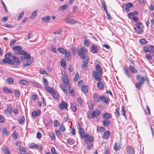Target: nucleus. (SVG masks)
<instances>
[{
  "mask_svg": "<svg viewBox=\"0 0 154 154\" xmlns=\"http://www.w3.org/2000/svg\"><path fill=\"white\" fill-rule=\"evenodd\" d=\"M76 52L78 55L82 59L85 58L87 51L85 47H82L80 48H78L76 50Z\"/></svg>",
  "mask_w": 154,
  "mask_h": 154,
  "instance_id": "nucleus-1",
  "label": "nucleus"
},
{
  "mask_svg": "<svg viewBox=\"0 0 154 154\" xmlns=\"http://www.w3.org/2000/svg\"><path fill=\"white\" fill-rule=\"evenodd\" d=\"M11 54L10 52L6 53L5 55V58L2 61H1L0 59V64H3L4 63H12L10 57Z\"/></svg>",
  "mask_w": 154,
  "mask_h": 154,
  "instance_id": "nucleus-2",
  "label": "nucleus"
},
{
  "mask_svg": "<svg viewBox=\"0 0 154 154\" xmlns=\"http://www.w3.org/2000/svg\"><path fill=\"white\" fill-rule=\"evenodd\" d=\"M101 113V111L99 109H96L88 113V117L90 119H92L98 116Z\"/></svg>",
  "mask_w": 154,
  "mask_h": 154,
  "instance_id": "nucleus-3",
  "label": "nucleus"
},
{
  "mask_svg": "<svg viewBox=\"0 0 154 154\" xmlns=\"http://www.w3.org/2000/svg\"><path fill=\"white\" fill-rule=\"evenodd\" d=\"M77 128L79 130V132L82 139H83L85 137L84 134L85 131L82 128L81 126L79 123H78L77 125Z\"/></svg>",
  "mask_w": 154,
  "mask_h": 154,
  "instance_id": "nucleus-4",
  "label": "nucleus"
},
{
  "mask_svg": "<svg viewBox=\"0 0 154 154\" xmlns=\"http://www.w3.org/2000/svg\"><path fill=\"white\" fill-rule=\"evenodd\" d=\"M101 74L97 73L96 71H94L93 72L92 75L93 77L97 80L100 81L102 79Z\"/></svg>",
  "mask_w": 154,
  "mask_h": 154,
  "instance_id": "nucleus-5",
  "label": "nucleus"
},
{
  "mask_svg": "<svg viewBox=\"0 0 154 154\" xmlns=\"http://www.w3.org/2000/svg\"><path fill=\"white\" fill-rule=\"evenodd\" d=\"M21 47L20 46H15L13 48V50L17 52L18 54H21L24 53V51L22 50Z\"/></svg>",
  "mask_w": 154,
  "mask_h": 154,
  "instance_id": "nucleus-6",
  "label": "nucleus"
},
{
  "mask_svg": "<svg viewBox=\"0 0 154 154\" xmlns=\"http://www.w3.org/2000/svg\"><path fill=\"white\" fill-rule=\"evenodd\" d=\"M12 58L13 59V61L11 60L12 63H9L10 64L13 65L15 63H17V64H19L20 63V61L18 58L15 55H11Z\"/></svg>",
  "mask_w": 154,
  "mask_h": 154,
  "instance_id": "nucleus-7",
  "label": "nucleus"
},
{
  "mask_svg": "<svg viewBox=\"0 0 154 154\" xmlns=\"http://www.w3.org/2000/svg\"><path fill=\"white\" fill-rule=\"evenodd\" d=\"M137 78L138 81L143 84L147 80L146 78H144L142 75H137Z\"/></svg>",
  "mask_w": 154,
  "mask_h": 154,
  "instance_id": "nucleus-8",
  "label": "nucleus"
},
{
  "mask_svg": "<svg viewBox=\"0 0 154 154\" xmlns=\"http://www.w3.org/2000/svg\"><path fill=\"white\" fill-rule=\"evenodd\" d=\"M68 106L67 103L66 102L62 100L61 103L59 104V109L60 110H63L64 108L67 109Z\"/></svg>",
  "mask_w": 154,
  "mask_h": 154,
  "instance_id": "nucleus-9",
  "label": "nucleus"
},
{
  "mask_svg": "<svg viewBox=\"0 0 154 154\" xmlns=\"http://www.w3.org/2000/svg\"><path fill=\"white\" fill-rule=\"evenodd\" d=\"M85 137L84 138H85V142L86 143H88L89 142H92L93 141V138L92 137H90L88 134H85Z\"/></svg>",
  "mask_w": 154,
  "mask_h": 154,
  "instance_id": "nucleus-10",
  "label": "nucleus"
},
{
  "mask_svg": "<svg viewBox=\"0 0 154 154\" xmlns=\"http://www.w3.org/2000/svg\"><path fill=\"white\" fill-rule=\"evenodd\" d=\"M127 151L128 154H134L135 150L133 147L131 146H128L127 147Z\"/></svg>",
  "mask_w": 154,
  "mask_h": 154,
  "instance_id": "nucleus-11",
  "label": "nucleus"
},
{
  "mask_svg": "<svg viewBox=\"0 0 154 154\" xmlns=\"http://www.w3.org/2000/svg\"><path fill=\"white\" fill-rule=\"evenodd\" d=\"M89 61L88 58H86L85 60L83 61V63L82 65V67L84 69H86L88 67V62Z\"/></svg>",
  "mask_w": 154,
  "mask_h": 154,
  "instance_id": "nucleus-12",
  "label": "nucleus"
},
{
  "mask_svg": "<svg viewBox=\"0 0 154 154\" xmlns=\"http://www.w3.org/2000/svg\"><path fill=\"white\" fill-rule=\"evenodd\" d=\"M103 118L106 119H109L112 118V115L108 112H105L102 114Z\"/></svg>",
  "mask_w": 154,
  "mask_h": 154,
  "instance_id": "nucleus-13",
  "label": "nucleus"
},
{
  "mask_svg": "<svg viewBox=\"0 0 154 154\" xmlns=\"http://www.w3.org/2000/svg\"><path fill=\"white\" fill-rule=\"evenodd\" d=\"M100 100L106 103H108L109 101V99L107 97H105L104 96H102L100 97Z\"/></svg>",
  "mask_w": 154,
  "mask_h": 154,
  "instance_id": "nucleus-14",
  "label": "nucleus"
},
{
  "mask_svg": "<svg viewBox=\"0 0 154 154\" xmlns=\"http://www.w3.org/2000/svg\"><path fill=\"white\" fill-rule=\"evenodd\" d=\"M65 22L69 24H74L76 22L75 20L73 19H69L66 18L64 19Z\"/></svg>",
  "mask_w": 154,
  "mask_h": 154,
  "instance_id": "nucleus-15",
  "label": "nucleus"
},
{
  "mask_svg": "<svg viewBox=\"0 0 154 154\" xmlns=\"http://www.w3.org/2000/svg\"><path fill=\"white\" fill-rule=\"evenodd\" d=\"M64 54L65 59L67 60H70L71 58V56L69 51H66Z\"/></svg>",
  "mask_w": 154,
  "mask_h": 154,
  "instance_id": "nucleus-16",
  "label": "nucleus"
},
{
  "mask_svg": "<svg viewBox=\"0 0 154 154\" xmlns=\"http://www.w3.org/2000/svg\"><path fill=\"white\" fill-rule=\"evenodd\" d=\"M33 62V59L32 57L31 58L29 61L28 62H25L23 63V65L24 67H26L31 64Z\"/></svg>",
  "mask_w": 154,
  "mask_h": 154,
  "instance_id": "nucleus-17",
  "label": "nucleus"
},
{
  "mask_svg": "<svg viewBox=\"0 0 154 154\" xmlns=\"http://www.w3.org/2000/svg\"><path fill=\"white\" fill-rule=\"evenodd\" d=\"M41 112L39 110H38L37 111H34L32 112V116L35 117L37 116H39L41 115Z\"/></svg>",
  "mask_w": 154,
  "mask_h": 154,
  "instance_id": "nucleus-18",
  "label": "nucleus"
},
{
  "mask_svg": "<svg viewBox=\"0 0 154 154\" xmlns=\"http://www.w3.org/2000/svg\"><path fill=\"white\" fill-rule=\"evenodd\" d=\"M93 97L94 100L96 102H100V96H98V94L94 93L93 94Z\"/></svg>",
  "mask_w": 154,
  "mask_h": 154,
  "instance_id": "nucleus-19",
  "label": "nucleus"
},
{
  "mask_svg": "<svg viewBox=\"0 0 154 154\" xmlns=\"http://www.w3.org/2000/svg\"><path fill=\"white\" fill-rule=\"evenodd\" d=\"M97 88L99 89H101L103 88L104 86V85L103 82H101L99 81L97 84Z\"/></svg>",
  "mask_w": 154,
  "mask_h": 154,
  "instance_id": "nucleus-20",
  "label": "nucleus"
},
{
  "mask_svg": "<svg viewBox=\"0 0 154 154\" xmlns=\"http://www.w3.org/2000/svg\"><path fill=\"white\" fill-rule=\"evenodd\" d=\"M22 54L23 55L24 57L27 60L30 59V58H31L32 57L29 54L26 53L25 51L24 53Z\"/></svg>",
  "mask_w": 154,
  "mask_h": 154,
  "instance_id": "nucleus-21",
  "label": "nucleus"
},
{
  "mask_svg": "<svg viewBox=\"0 0 154 154\" xmlns=\"http://www.w3.org/2000/svg\"><path fill=\"white\" fill-rule=\"evenodd\" d=\"M95 68L97 73H102V68L99 65H97L96 66Z\"/></svg>",
  "mask_w": 154,
  "mask_h": 154,
  "instance_id": "nucleus-22",
  "label": "nucleus"
},
{
  "mask_svg": "<svg viewBox=\"0 0 154 154\" xmlns=\"http://www.w3.org/2000/svg\"><path fill=\"white\" fill-rule=\"evenodd\" d=\"M3 89L4 92L7 94H12L13 93V91H11L10 89L5 87H3Z\"/></svg>",
  "mask_w": 154,
  "mask_h": 154,
  "instance_id": "nucleus-23",
  "label": "nucleus"
},
{
  "mask_svg": "<svg viewBox=\"0 0 154 154\" xmlns=\"http://www.w3.org/2000/svg\"><path fill=\"white\" fill-rule=\"evenodd\" d=\"M2 150L5 154H10V152L6 146H3L2 147Z\"/></svg>",
  "mask_w": 154,
  "mask_h": 154,
  "instance_id": "nucleus-24",
  "label": "nucleus"
},
{
  "mask_svg": "<svg viewBox=\"0 0 154 154\" xmlns=\"http://www.w3.org/2000/svg\"><path fill=\"white\" fill-rule=\"evenodd\" d=\"M110 132L109 131H105L103 133V138L104 139H107L109 137Z\"/></svg>",
  "mask_w": 154,
  "mask_h": 154,
  "instance_id": "nucleus-25",
  "label": "nucleus"
},
{
  "mask_svg": "<svg viewBox=\"0 0 154 154\" xmlns=\"http://www.w3.org/2000/svg\"><path fill=\"white\" fill-rule=\"evenodd\" d=\"M97 47L95 45H93L91 47V51L93 53H95L97 52Z\"/></svg>",
  "mask_w": 154,
  "mask_h": 154,
  "instance_id": "nucleus-26",
  "label": "nucleus"
},
{
  "mask_svg": "<svg viewBox=\"0 0 154 154\" xmlns=\"http://www.w3.org/2000/svg\"><path fill=\"white\" fill-rule=\"evenodd\" d=\"M30 82L32 83L33 85L36 86L39 88L41 87V86L35 80H32L30 81Z\"/></svg>",
  "mask_w": 154,
  "mask_h": 154,
  "instance_id": "nucleus-27",
  "label": "nucleus"
},
{
  "mask_svg": "<svg viewBox=\"0 0 154 154\" xmlns=\"http://www.w3.org/2000/svg\"><path fill=\"white\" fill-rule=\"evenodd\" d=\"M51 19V17L49 16H47L45 17H42V18L41 20H42L45 22H47L49 20Z\"/></svg>",
  "mask_w": 154,
  "mask_h": 154,
  "instance_id": "nucleus-28",
  "label": "nucleus"
},
{
  "mask_svg": "<svg viewBox=\"0 0 154 154\" xmlns=\"http://www.w3.org/2000/svg\"><path fill=\"white\" fill-rule=\"evenodd\" d=\"M71 108L74 112L76 111L77 110V106L74 103H71Z\"/></svg>",
  "mask_w": 154,
  "mask_h": 154,
  "instance_id": "nucleus-29",
  "label": "nucleus"
},
{
  "mask_svg": "<svg viewBox=\"0 0 154 154\" xmlns=\"http://www.w3.org/2000/svg\"><path fill=\"white\" fill-rule=\"evenodd\" d=\"M45 88L48 92L51 94H52L54 91L52 88L48 86L45 87Z\"/></svg>",
  "mask_w": 154,
  "mask_h": 154,
  "instance_id": "nucleus-30",
  "label": "nucleus"
},
{
  "mask_svg": "<svg viewBox=\"0 0 154 154\" xmlns=\"http://www.w3.org/2000/svg\"><path fill=\"white\" fill-rule=\"evenodd\" d=\"M58 51L60 53L64 54L65 53L67 50L66 49L62 48H60L58 49Z\"/></svg>",
  "mask_w": 154,
  "mask_h": 154,
  "instance_id": "nucleus-31",
  "label": "nucleus"
},
{
  "mask_svg": "<svg viewBox=\"0 0 154 154\" xmlns=\"http://www.w3.org/2000/svg\"><path fill=\"white\" fill-rule=\"evenodd\" d=\"M25 122V117L24 116H23L21 118H20L18 120V122L21 125L23 124Z\"/></svg>",
  "mask_w": 154,
  "mask_h": 154,
  "instance_id": "nucleus-32",
  "label": "nucleus"
},
{
  "mask_svg": "<svg viewBox=\"0 0 154 154\" xmlns=\"http://www.w3.org/2000/svg\"><path fill=\"white\" fill-rule=\"evenodd\" d=\"M121 148L119 144L118 145L117 143H115L113 146V149L114 150L117 151L119 150Z\"/></svg>",
  "mask_w": 154,
  "mask_h": 154,
  "instance_id": "nucleus-33",
  "label": "nucleus"
},
{
  "mask_svg": "<svg viewBox=\"0 0 154 154\" xmlns=\"http://www.w3.org/2000/svg\"><path fill=\"white\" fill-rule=\"evenodd\" d=\"M6 111L9 113H11L12 112V107L10 105H9L6 108V109L5 110V111L6 112Z\"/></svg>",
  "mask_w": 154,
  "mask_h": 154,
  "instance_id": "nucleus-34",
  "label": "nucleus"
},
{
  "mask_svg": "<svg viewBox=\"0 0 154 154\" xmlns=\"http://www.w3.org/2000/svg\"><path fill=\"white\" fill-rule=\"evenodd\" d=\"M19 83L23 85H27L29 84V83L27 81L23 80L21 79L19 81Z\"/></svg>",
  "mask_w": 154,
  "mask_h": 154,
  "instance_id": "nucleus-35",
  "label": "nucleus"
},
{
  "mask_svg": "<svg viewBox=\"0 0 154 154\" xmlns=\"http://www.w3.org/2000/svg\"><path fill=\"white\" fill-rule=\"evenodd\" d=\"M90 42L89 40L86 39L84 40V45L85 46L88 47L90 46Z\"/></svg>",
  "mask_w": 154,
  "mask_h": 154,
  "instance_id": "nucleus-36",
  "label": "nucleus"
},
{
  "mask_svg": "<svg viewBox=\"0 0 154 154\" xmlns=\"http://www.w3.org/2000/svg\"><path fill=\"white\" fill-rule=\"evenodd\" d=\"M121 112L122 113V115L124 116L125 119L126 120L127 117L126 115H125V110L124 107H123L122 108L121 111Z\"/></svg>",
  "mask_w": 154,
  "mask_h": 154,
  "instance_id": "nucleus-37",
  "label": "nucleus"
},
{
  "mask_svg": "<svg viewBox=\"0 0 154 154\" xmlns=\"http://www.w3.org/2000/svg\"><path fill=\"white\" fill-rule=\"evenodd\" d=\"M129 69L131 72L133 73H136L137 72V70L133 66L130 65L129 66Z\"/></svg>",
  "mask_w": 154,
  "mask_h": 154,
  "instance_id": "nucleus-38",
  "label": "nucleus"
},
{
  "mask_svg": "<svg viewBox=\"0 0 154 154\" xmlns=\"http://www.w3.org/2000/svg\"><path fill=\"white\" fill-rule=\"evenodd\" d=\"M82 90L84 93H86L88 91V87L87 86L84 85L82 87Z\"/></svg>",
  "mask_w": 154,
  "mask_h": 154,
  "instance_id": "nucleus-39",
  "label": "nucleus"
},
{
  "mask_svg": "<svg viewBox=\"0 0 154 154\" xmlns=\"http://www.w3.org/2000/svg\"><path fill=\"white\" fill-rule=\"evenodd\" d=\"M109 121L107 119L104 120L103 121V125L104 126H109Z\"/></svg>",
  "mask_w": 154,
  "mask_h": 154,
  "instance_id": "nucleus-40",
  "label": "nucleus"
},
{
  "mask_svg": "<svg viewBox=\"0 0 154 154\" xmlns=\"http://www.w3.org/2000/svg\"><path fill=\"white\" fill-rule=\"evenodd\" d=\"M7 81L8 84L9 85L12 84L14 82L13 79L10 77L8 78L7 79Z\"/></svg>",
  "mask_w": 154,
  "mask_h": 154,
  "instance_id": "nucleus-41",
  "label": "nucleus"
},
{
  "mask_svg": "<svg viewBox=\"0 0 154 154\" xmlns=\"http://www.w3.org/2000/svg\"><path fill=\"white\" fill-rule=\"evenodd\" d=\"M60 87L64 91L65 93L66 94H67L68 93V91L67 89L66 88L65 86V85L61 84Z\"/></svg>",
  "mask_w": 154,
  "mask_h": 154,
  "instance_id": "nucleus-42",
  "label": "nucleus"
},
{
  "mask_svg": "<svg viewBox=\"0 0 154 154\" xmlns=\"http://www.w3.org/2000/svg\"><path fill=\"white\" fill-rule=\"evenodd\" d=\"M14 95L16 97H18L20 96V93L19 91L17 89H15L14 91Z\"/></svg>",
  "mask_w": 154,
  "mask_h": 154,
  "instance_id": "nucleus-43",
  "label": "nucleus"
},
{
  "mask_svg": "<svg viewBox=\"0 0 154 154\" xmlns=\"http://www.w3.org/2000/svg\"><path fill=\"white\" fill-rule=\"evenodd\" d=\"M66 63L64 59H62L61 60V65L64 68L66 67Z\"/></svg>",
  "mask_w": 154,
  "mask_h": 154,
  "instance_id": "nucleus-44",
  "label": "nucleus"
},
{
  "mask_svg": "<svg viewBox=\"0 0 154 154\" xmlns=\"http://www.w3.org/2000/svg\"><path fill=\"white\" fill-rule=\"evenodd\" d=\"M134 30L137 32L139 33H141L143 32V30L140 28H135Z\"/></svg>",
  "mask_w": 154,
  "mask_h": 154,
  "instance_id": "nucleus-45",
  "label": "nucleus"
},
{
  "mask_svg": "<svg viewBox=\"0 0 154 154\" xmlns=\"http://www.w3.org/2000/svg\"><path fill=\"white\" fill-rule=\"evenodd\" d=\"M142 84H143L139 82L136 83L135 84V87L137 89L139 90L141 89L140 86Z\"/></svg>",
  "mask_w": 154,
  "mask_h": 154,
  "instance_id": "nucleus-46",
  "label": "nucleus"
},
{
  "mask_svg": "<svg viewBox=\"0 0 154 154\" xmlns=\"http://www.w3.org/2000/svg\"><path fill=\"white\" fill-rule=\"evenodd\" d=\"M51 94L52 95L53 97L56 99H58L59 98L58 94L56 93L54 91Z\"/></svg>",
  "mask_w": 154,
  "mask_h": 154,
  "instance_id": "nucleus-47",
  "label": "nucleus"
},
{
  "mask_svg": "<svg viewBox=\"0 0 154 154\" xmlns=\"http://www.w3.org/2000/svg\"><path fill=\"white\" fill-rule=\"evenodd\" d=\"M63 83L66 85H68L69 83V81L67 77H66V78H63Z\"/></svg>",
  "mask_w": 154,
  "mask_h": 154,
  "instance_id": "nucleus-48",
  "label": "nucleus"
},
{
  "mask_svg": "<svg viewBox=\"0 0 154 154\" xmlns=\"http://www.w3.org/2000/svg\"><path fill=\"white\" fill-rule=\"evenodd\" d=\"M124 7H128L129 8H131L133 7V5L132 3H128L127 4H124Z\"/></svg>",
  "mask_w": 154,
  "mask_h": 154,
  "instance_id": "nucleus-49",
  "label": "nucleus"
},
{
  "mask_svg": "<svg viewBox=\"0 0 154 154\" xmlns=\"http://www.w3.org/2000/svg\"><path fill=\"white\" fill-rule=\"evenodd\" d=\"M26 149L24 147H22L20 149V151L21 154H25Z\"/></svg>",
  "mask_w": 154,
  "mask_h": 154,
  "instance_id": "nucleus-50",
  "label": "nucleus"
},
{
  "mask_svg": "<svg viewBox=\"0 0 154 154\" xmlns=\"http://www.w3.org/2000/svg\"><path fill=\"white\" fill-rule=\"evenodd\" d=\"M60 122L57 120H55L54 122V125L55 127H58L59 126Z\"/></svg>",
  "mask_w": 154,
  "mask_h": 154,
  "instance_id": "nucleus-51",
  "label": "nucleus"
},
{
  "mask_svg": "<svg viewBox=\"0 0 154 154\" xmlns=\"http://www.w3.org/2000/svg\"><path fill=\"white\" fill-rule=\"evenodd\" d=\"M2 132L3 134L7 136H8L9 134V132L6 128H3L2 129Z\"/></svg>",
  "mask_w": 154,
  "mask_h": 154,
  "instance_id": "nucleus-52",
  "label": "nucleus"
},
{
  "mask_svg": "<svg viewBox=\"0 0 154 154\" xmlns=\"http://www.w3.org/2000/svg\"><path fill=\"white\" fill-rule=\"evenodd\" d=\"M49 135L52 140H54L55 139V135L54 132L50 133Z\"/></svg>",
  "mask_w": 154,
  "mask_h": 154,
  "instance_id": "nucleus-53",
  "label": "nucleus"
},
{
  "mask_svg": "<svg viewBox=\"0 0 154 154\" xmlns=\"http://www.w3.org/2000/svg\"><path fill=\"white\" fill-rule=\"evenodd\" d=\"M37 13V11L36 10H35L32 13L30 18H32V17H35L36 16Z\"/></svg>",
  "mask_w": 154,
  "mask_h": 154,
  "instance_id": "nucleus-54",
  "label": "nucleus"
},
{
  "mask_svg": "<svg viewBox=\"0 0 154 154\" xmlns=\"http://www.w3.org/2000/svg\"><path fill=\"white\" fill-rule=\"evenodd\" d=\"M43 83L44 85L46 86H48L49 83L48 80L47 79H45L44 77H43Z\"/></svg>",
  "mask_w": 154,
  "mask_h": 154,
  "instance_id": "nucleus-55",
  "label": "nucleus"
},
{
  "mask_svg": "<svg viewBox=\"0 0 154 154\" xmlns=\"http://www.w3.org/2000/svg\"><path fill=\"white\" fill-rule=\"evenodd\" d=\"M139 42L140 43H141L142 44H144L146 43H147V41L144 39H140L139 40Z\"/></svg>",
  "mask_w": 154,
  "mask_h": 154,
  "instance_id": "nucleus-56",
  "label": "nucleus"
},
{
  "mask_svg": "<svg viewBox=\"0 0 154 154\" xmlns=\"http://www.w3.org/2000/svg\"><path fill=\"white\" fill-rule=\"evenodd\" d=\"M98 131L100 132H102L104 131V128L103 127H99L97 128Z\"/></svg>",
  "mask_w": 154,
  "mask_h": 154,
  "instance_id": "nucleus-57",
  "label": "nucleus"
},
{
  "mask_svg": "<svg viewBox=\"0 0 154 154\" xmlns=\"http://www.w3.org/2000/svg\"><path fill=\"white\" fill-rule=\"evenodd\" d=\"M72 54L73 55H75V48L72 46L71 48Z\"/></svg>",
  "mask_w": 154,
  "mask_h": 154,
  "instance_id": "nucleus-58",
  "label": "nucleus"
},
{
  "mask_svg": "<svg viewBox=\"0 0 154 154\" xmlns=\"http://www.w3.org/2000/svg\"><path fill=\"white\" fill-rule=\"evenodd\" d=\"M69 91L70 94L72 96H74L75 95L74 91L73 89H69Z\"/></svg>",
  "mask_w": 154,
  "mask_h": 154,
  "instance_id": "nucleus-59",
  "label": "nucleus"
},
{
  "mask_svg": "<svg viewBox=\"0 0 154 154\" xmlns=\"http://www.w3.org/2000/svg\"><path fill=\"white\" fill-rule=\"evenodd\" d=\"M128 17L130 19L133 18V17H134V14L133 13H129L128 14Z\"/></svg>",
  "mask_w": 154,
  "mask_h": 154,
  "instance_id": "nucleus-60",
  "label": "nucleus"
},
{
  "mask_svg": "<svg viewBox=\"0 0 154 154\" xmlns=\"http://www.w3.org/2000/svg\"><path fill=\"white\" fill-rule=\"evenodd\" d=\"M60 130L63 132H64L65 130V128L64 126L63 125H60Z\"/></svg>",
  "mask_w": 154,
  "mask_h": 154,
  "instance_id": "nucleus-61",
  "label": "nucleus"
},
{
  "mask_svg": "<svg viewBox=\"0 0 154 154\" xmlns=\"http://www.w3.org/2000/svg\"><path fill=\"white\" fill-rule=\"evenodd\" d=\"M62 32V30L61 29H60L59 30H57L55 32H54V34H60Z\"/></svg>",
  "mask_w": 154,
  "mask_h": 154,
  "instance_id": "nucleus-62",
  "label": "nucleus"
},
{
  "mask_svg": "<svg viewBox=\"0 0 154 154\" xmlns=\"http://www.w3.org/2000/svg\"><path fill=\"white\" fill-rule=\"evenodd\" d=\"M79 76V75L78 73L77 72L75 75V76L74 79V81H77L78 80V77Z\"/></svg>",
  "mask_w": 154,
  "mask_h": 154,
  "instance_id": "nucleus-63",
  "label": "nucleus"
},
{
  "mask_svg": "<svg viewBox=\"0 0 154 154\" xmlns=\"http://www.w3.org/2000/svg\"><path fill=\"white\" fill-rule=\"evenodd\" d=\"M77 101L78 103H79L80 105H81L82 104V101L81 98H77Z\"/></svg>",
  "mask_w": 154,
  "mask_h": 154,
  "instance_id": "nucleus-64",
  "label": "nucleus"
}]
</instances>
